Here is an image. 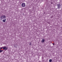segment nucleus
<instances>
[{"mask_svg": "<svg viewBox=\"0 0 62 62\" xmlns=\"http://www.w3.org/2000/svg\"><path fill=\"white\" fill-rule=\"evenodd\" d=\"M6 18V17L5 15H3L1 17V19L2 20L5 19Z\"/></svg>", "mask_w": 62, "mask_h": 62, "instance_id": "obj_1", "label": "nucleus"}, {"mask_svg": "<svg viewBox=\"0 0 62 62\" xmlns=\"http://www.w3.org/2000/svg\"><path fill=\"white\" fill-rule=\"evenodd\" d=\"M22 7H25V4L24 3H23L22 4Z\"/></svg>", "mask_w": 62, "mask_h": 62, "instance_id": "obj_2", "label": "nucleus"}, {"mask_svg": "<svg viewBox=\"0 0 62 62\" xmlns=\"http://www.w3.org/2000/svg\"><path fill=\"white\" fill-rule=\"evenodd\" d=\"M3 50H5V51H6L8 49V48L7 47H6V46H5L3 47Z\"/></svg>", "mask_w": 62, "mask_h": 62, "instance_id": "obj_3", "label": "nucleus"}, {"mask_svg": "<svg viewBox=\"0 0 62 62\" xmlns=\"http://www.w3.org/2000/svg\"><path fill=\"white\" fill-rule=\"evenodd\" d=\"M57 7H58V8H60L61 6L60 4H58V5H57Z\"/></svg>", "mask_w": 62, "mask_h": 62, "instance_id": "obj_4", "label": "nucleus"}, {"mask_svg": "<svg viewBox=\"0 0 62 62\" xmlns=\"http://www.w3.org/2000/svg\"><path fill=\"white\" fill-rule=\"evenodd\" d=\"M45 41V39H42L41 42L42 43H44Z\"/></svg>", "mask_w": 62, "mask_h": 62, "instance_id": "obj_5", "label": "nucleus"}, {"mask_svg": "<svg viewBox=\"0 0 62 62\" xmlns=\"http://www.w3.org/2000/svg\"><path fill=\"white\" fill-rule=\"evenodd\" d=\"M6 19H4V20H3L2 21L4 22H5L6 21Z\"/></svg>", "mask_w": 62, "mask_h": 62, "instance_id": "obj_6", "label": "nucleus"}, {"mask_svg": "<svg viewBox=\"0 0 62 62\" xmlns=\"http://www.w3.org/2000/svg\"><path fill=\"white\" fill-rule=\"evenodd\" d=\"M52 59H50L49 60V62H52Z\"/></svg>", "mask_w": 62, "mask_h": 62, "instance_id": "obj_7", "label": "nucleus"}, {"mask_svg": "<svg viewBox=\"0 0 62 62\" xmlns=\"http://www.w3.org/2000/svg\"><path fill=\"white\" fill-rule=\"evenodd\" d=\"M3 51V50H0V53L1 52H2Z\"/></svg>", "mask_w": 62, "mask_h": 62, "instance_id": "obj_8", "label": "nucleus"}, {"mask_svg": "<svg viewBox=\"0 0 62 62\" xmlns=\"http://www.w3.org/2000/svg\"><path fill=\"white\" fill-rule=\"evenodd\" d=\"M2 48H2V47L1 48H0V49H2Z\"/></svg>", "mask_w": 62, "mask_h": 62, "instance_id": "obj_9", "label": "nucleus"}, {"mask_svg": "<svg viewBox=\"0 0 62 62\" xmlns=\"http://www.w3.org/2000/svg\"><path fill=\"white\" fill-rule=\"evenodd\" d=\"M31 45V43H30V45Z\"/></svg>", "mask_w": 62, "mask_h": 62, "instance_id": "obj_10", "label": "nucleus"}, {"mask_svg": "<svg viewBox=\"0 0 62 62\" xmlns=\"http://www.w3.org/2000/svg\"><path fill=\"white\" fill-rule=\"evenodd\" d=\"M53 45H54V43H53Z\"/></svg>", "mask_w": 62, "mask_h": 62, "instance_id": "obj_11", "label": "nucleus"}, {"mask_svg": "<svg viewBox=\"0 0 62 62\" xmlns=\"http://www.w3.org/2000/svg\"><path fill=\"white\" fill-rule=\"evenodd\" d=\"M44 14H45V12L44 13Z\"/></svg>", "mask_w": 62, "mask_h": 62, "instance_id": "obj_12", "label": "nucleus"}]
</instances>
